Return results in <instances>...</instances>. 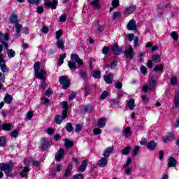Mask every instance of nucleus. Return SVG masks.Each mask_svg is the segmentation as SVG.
<instances>
[{"label": "nucleus", "mask_w": 179, "mask_h": 179, "mask_svg": "<svg viewBox=\"0 0 179 179\" xmlns=\"http://www.w3.org/2000/svg\"><path fill=\"white\" fill-rule=\"evenodd\" d=\"M76 62L80 66L83 65V60L80 59L79 55L73 54L71 56V60L68 62V66L70 69H76Z\"/></svg>", "instance_id": "1"}, {"label": "nucleus", "mask_w": 179, "mask_h": 179, "mask_svg": "<svg viewBox=\"0 0 179 179\" xmlns=\"http://www.w3.org/2000/svg\"><path fill=\"white\" fill-rule=\"evenodd\" d=\"M1 171H3L6 177L13 176V164L3 163L0 165Z\"/></svg>", "instance_id": "2"}, {"label": "nucleus", "mask_w": 179, "mask_h": 179, "mask_svg": "<svg viewBox=\"0 0 179 179\" xmlns=\"http://www.w3.org/2000/svg\"><path fill=\"white\" fill-rule=\"evenodd\" d=\"M158 79L159 78L157 77V76L156 75L152 76L148 83V85H144L143 87V92L146 93L148 90H153V89L156 87V85L157 84Z\"/></svg>", "instance_id": "3"}, {"label": "nucleus", "mask_w": 179, "mask_h": 179, "mask_svg": "<svg viewBox=\"0 0 179 179\" xmlns=\"http://www.w3.org/2000/svg\"><path fill=\"white\" fill-rule=\"evenodd\" d=\"M59 82L60 85H63V89L64 90H66V89H68L71 85V81L68 79V76H66L59 77Z\"/></svg>", "instance_id": "4"}, {"label": "nucleus", "mask_w": 179, "mask_h": 179, "mask_svg": "<svg viewBox=\"0 0 179 179\" xmlns=\"http://www.w3.org/2000/svg\"><path fill=\"white\" fill-rule=\"evenodd\" d=\"M124 52L126 58L134 59V49L132 48L131 45L127 47Z\"/></svg>", "instance_id": "5"}, {"label": "nucleus", "mask_w": 179, "mask_h": 179, "mask_svg": "<svg viewBox=\"0 0 179 179\" xmlns=\"http://www.w3.org/2000/svg\"><path fill=\"white\" fill-rule=\"evenodd\" d=\"M45 6H48V8H51V9H57V6L58 5V0H53L52 2L50 1V0H45L44 3Z\"/></svg>", "instance_id": "6"}, {"label": "nucleus", "mask_w": 179, "mask_h": 179, "mask_svg": "<svg viewBox=\"0 0 179 179\" xmlns=\"http://www.w3.org/2000/svg\"><path fill=\"white\" fill-rule=\"evenodd\" d=\"M35 76L38 79H41V80L45 81L47 78V73L44 71V69H41L40 71L35 73Z\"/></svg>", "instance_id": "7"}, {"label": "nucleus", "mask_w": 179, "mask_h": 179, "mask_svg": "<svg viewBox=\"0 0 179 179\" xmlns=\"http://www.w3.org/2000/svg\"><path fill=\"white\" fill-rule=\"evenodd\" d=\"M41 141H42V144H41V149L42 150H46V149H48V148L51 146V141H48L47 138H42Z\"/></svg>", "instance_id": "8"}, {"label": "nucleus", "mask_w": 179, "mask_h": 179, "mask_svg": "<svg viewBox=\"0 0 179 179\" xmlns=\"http://www.w3.org/2000/svg\"><path fill=\"white\" fill-rule=\"evenodd\" d=\"M127 29V30H133V31L136 30V22L135 20L132 19L129 22Z\"/></svg>", "instance_id": "9"}, {"label": "nucleus", "mask_w": 179, "mask_h": 179, "mask_svg": "<svg viewBox=\"0 0 179 179\" xmlns=\"http://www.w3.org/2000/svg\"><path fill=\"white\" fill-rule=\"evenodd\" d=\"M136 10V6L131 5L129 7H127L126 9L123 11V15H131Z\"/></svg>", "instance_id": "10"}, {"label": "nucleus", "mask_w": 179, "mask_h": 179, "mask_svg": "<svg viewBox=\"0 0 179 179\" xmlns=\"http://www.w3.org/2000/svg\"><path fill=\"white\" fill-rule=\"evenodd\" d=\"M63 110L62 111V115H64V118H66L68 117V102L63 101L62 103Z\"/></svg>", "instance_id": "11"}, {"label": "nucleus", "mask_w": 179, "mask_h": 179, "mask_svg": "<svg viewBox=\"0 0 179 179\" xmlns=\"http://www.w3.org/2000/svg\"><path fill=\"white\" fill-rule=\"evenodd\" d=\"M64 153H65V151L64 150V148H59V151L56 153V155H55L56 162H61V159L64 157Z\"/></svg>", "instance_id": "12"}, {"label": "nucleus", "mask_w": 179, "mask_h": 179, "mask_svg": "<svg viewBox=\"0 0 179 179\" xmlns=\"http://www.w3.org/2000/svg\"><path fill=\"white\" fill-rule=\"evenodd\" d=\"M112 51L115 54V55H120V54H122V49L118 47V43H115L112 47Z\"/></svg>", "instance_id": "13"}, {"label": "nucleus", "mask_w": 179, "mask_h": 179, "mask_svg": "<svg viewBox=\"0 0 179 179\" xmlns=\"http://www.w3.org/2000/svg\"><path fill=\"white\" fill-rule=\"evenodd\" d=\"M103 79L108 85L113 83V79H114V74L110 73L109 75L104 76Z\"/></svg>", "instance_id": "14"}, {"label": "nucleus", "mask_w": 179, "mask_h": 179, "mask_svg": "<svg viewBox=\"0 0 179 179\" xmlns=\"http://www.w3.org/2000/svg\"><path fill=\"white\" fill-rule=\"evenodd\" d=\"M173 107L176 108H179V92L175 94L173 98Z\"/></svg>", "instance_id": "15"}, {"label": "nucleus", "mask_w": 179, "mask_h": 179, "mask_svg": "<svg viewBox=\"0 0 179 179\" xmlns=\"http://www.w3.org/2000/svg\"><path fill=\"white\" fill-rule=\"evenodd\" d=\"M10 20L11 24H17L19 20L16 13L11 14V16L10 17Z\"/></svg>", "instance_id": "16"}, {"label": "nucleus", "mask_w": 179, "mask_h": 179, "mask_svg": "<svg viewBox=\"0 0 179 179\" xmlns=\"http://www.w3.org/2000/svg\"><path fill=\"white\" fill-rule=\"evenodd\" d=\"M5 41H9V34L0 32V43H4Z\"/></svg>", "instance_id": "17"}, {"label": "nucleus", "mask_w": 179, "mask_h": 179, "mask_svg": "<svg viewBox=\"0 0 179 179\" xmlns=\"http://www.w3.org/2000/svg\"><path fill=\"white\" fill-rule=\"evenodd\" d=\"M108 162V159L106 157H103L98 162V166L99 167H106V166H107Z\"/></svg>", "instance_id": "18"}, {"label": "nucleus", "mask_w": 179, "mask_h": 179, "mask_svg": "<svg viewBox=\"0 0 179 179\" xmlns=\"http://www.w3.org/2000/svg\"><path fill=\"white\" fill-rule=\"evenodd\" d=\"M168 166L169 167H176L177 166V161L174 157H171L169 158Z\"/></svg>", "instance_id": "19"}, {"label": "nucleus", "mask_w": 179, "mask_h": 179, "mask_svg": "<svg viewBox=\"0 0 179 179\" xmlns=\"http://www.w3.org/2000/svg\"><path fill=\"white\" fill-rule=\"evenodd\" d=\"M114 150V147H108L103 152L104 157H108L113 151Z\"/></svg>", "instance_id": "20"}, {"label": "nucleus", "mask_w": 179, "mask_h": 179, "mask_svg": "<svg viewBox=\"0 0 179 179\" xmlns=\"http://www.w3.org/2000/svg\"><path fill=\"white\" fill-rule=\"evenodd\" d=\"M156 142H155V141H151L150 142H148V143L147 144V148L148 149V150H155V149H156Z\"/></svg>", "instance_id": "21"}, {"label": "nucleus", "mask_w": 179, "mask_h": 179, "mask_svg": "<svg viewBox=\"0 0 179 179\" xmlns=\"http://www.w3.org/2000/svg\"><path fill=\"white\" fill-rule=\"evenodd\" d=\"M87 166V160H84L80 168L78 169V171H80V173H83V171H85V170H86V167Z\"/></svg>", "instance_id": "22"}, {"label": "nucleus", "mask_w": 179, "mask_h": 179, "mask_svg": "<svg viewBox=\"0 0 179 179\" xmlns=\"http://www.w3.org/2000/svg\"><path fill=\"white\" fill-rule=\"evenodd\" d=\"M7 55L8 58H15V57L16 56V52H15V50H13V49H8Z\"/></svg>", "instance_id": "23"}, {"label": "nucleus", "mask_w": 179, "mask_h": 179, "mask_svg": "<svg viewBox=\"0 0 179 179\" xmlns=\"http://www.w3.org/2000/svg\"><path fill=\"white\" fill-rule=\"evenodd\" d=\"M64 146H65V148H72V146H73V142H72V141H71L68 138H65L64 139Z\"/></svg>", "instance_id": "24"}, {"label": "nucleus", "mask_w": 179, "mask_h": 179, "mask_svg": "<svg viewBox=\"0 0 179 179\" xmlns=\"http://www.w3.org/2000/svg\"><path fill=\"white\" fill-rule=\"evenodd\" d=\"M30 171V169H29V167L25 166L20 172V176H21L22 178L26 177L27 176V172Z\"/></svg>", "instance_id": "25"}, {"label": "nucleus", "mask_w": 179, "mask_h": 179, "mask_svg": "<svg viewBox=\"0 0 179 179\" xmlns=\"http://www.w3.org/2000/svg\"><path fill=\"white\" fill-rule=\"evenodd\" d=\"M98 127L99 128H104L106 127V120L101 118L98 120Z\"/></svg>", "instance_id": "26"}, {"label": "nucleus", "mask_w": 179, "mask_h": 179, "mask_svg": "<svg viewBox=\"0 0 179 179\" xmlns=\"http://www.w3.org/2000/svg\"><path fill=\"white\" fill-rule=\"evenodd\" d=\"M56 45L58 48H60V50H64V48H65V46L64 45V41H62V39L57 40Z\"/></svg>", "instance_id": "27"}, {"label": "nucleus", "mask_w": 179, "mask_h": 179, "mask_svg": "<svg viewBox=\"0 0 179 179\" xmlns=\"http://www.w3.org/2000/svg\"><path fill=\"white\" fill-rule=\"evenodd\" d=\"M129 152H131V147L130 146L126 147L125 149L120 150L121 155H129Z\"/></svg>", "instance_id": "28"}, {"label": "nucleus", "mask_w": 179, "mask_h": 179, "mask_svg": "<svg viewBox=\"0 0 179 179\" xmlns=\"http://www.w3.org/2000/svg\"><path fill=\"white\" fill-rule=\"evenodd\" d=\"M64 120H65V118H64V115H57L55 117V122L56 124H57L58 125H59L60 124L62 123V121H64Z\"/></svg>", "instance_id": "29"}, {"label": "nucleus", "mask_w": 179, "mask_h": 179, "mask_svg": "<svg viewBox=\"0 0 179 179\" xmlns=\"http://www.w3.org/2000/svg\"><path fill=\"white\" fill-rule=\"evenodd\" d=\"M90 2V4L92 5V6H94L95 9H99L100 8V6H99V1L100 0H89Z\"/></svg>", "instance_id": "30"}, {"label": "nucleus", "mask_w": 179, "mask_h": 179, "mask_svg": "<svg viewBox=\"0 0 179 179\" xmlns=\"http://www.w3.org/2000/svg\"><path fill=\"white\" fill-rule=\"evenodd\" d=\"M4 101L7 104H10V103H12V96L7 94L4 97Z\"/></svg>", "instance_id": "31"}, {"label": "nucleus", "mask_w": 179, "mask_h": 179, "mask_svg": "<svg viewBox=\"0 0 179 179\" xmlns=\"http://www.w3.org/2000/svg\"><path fill=\"white\" fill-rule=\"evenodd\" d=\"M79 75L80 78H82V79H83L84 80H86V78L87 76V72H86V71L80 70Z\"/></svg>", "instance_id": "32"}, {"label": "nucleus", "mask_w": 179, "mask_h": 179, "mask_svg": "<svg viewBox=\"0 0 179 179\" xmlns=\"http://www.w3.org/2000/svg\"><path fill=\"white\" fill-rule=\"evenodd\" d=\"M127 106L130 108V110H134L135 107V101H134L133 99H129L127 103Z\"/></svg>", "instance_id": "33"}, {"label": "nucleus", "mask_w": 179, "mask_h": 179, "mask_svg": "<svg viewBox=\"0 0 179 179\" xmlns=\"http://www.w3.org/2000/svg\"><path fill=\"white\" fill-rule=\"evenodd\" d=\"M131 127H127L125 129H124V132L123 134L124 136H125L126 138H128L129 136V135H131Z\"/></svg>", "instance_id": "34"}, {"label": "nucleus", "mask_w": 179, "mask_h": 179, "mask_svg": "<svg viewBox=\"0 0 179 179\" xmlns=\"http://www.w3.org/2000/svg\"><path fill=\"white\" fill-rule=\"evenodd\" d=\"M16 36H19V34L22 31V24L17 23L15 25Z\"/></svg>", "instance_id": "35"}, {"label": "nucleus", "mask_w": 179, "mask_h": 179, "mask_svg": "<svg viewBox=\"0 0 179 179\" xmlns=\"http://www.w3.org/2000/svg\"><path fill=\"white\" fill-rule=\"evenodd\" d=\"M66 58V54H62L60 55V58L59 59V63L58 65L59 66H61L64 64V59Z\"/></svg>", "instance_id": "36"}, {"label": "nucleus", "mask_w": 179, "mask_h": 179, "mask_svg": "<svg viewBox=\"0 0 179 179\" xmlns=\"http://www.w3.org/2000/svg\"><path fill=\"white\" fill-rule=\"evenodd\" d=\"M170 81L172 86H177V85H178V80L176 77H172Z\"/></svg>", "instance_id": "37"}, {"label": "nucleus", "mask_w": 179, "mask_h": 179, "mask_svg": "<svg viewBox=\"0 0 179 179\" xmlns=\"http://www.w3.org/2000/svg\"><path fill=\"white\" fill-rule=\"evenodd\" d=\"M171 139H173V134H169L165 136V138H164V142L165 143H167V142H170Z\"/></svg>", "instance_id": "38"}, {"label": "nucleus", "mask_w": 179, "mask_h": 179, "mask_svg": "<svg viewBox=\"0 0 179 179\" xmlns=\"http://www.w3.org/2000/svg\"><path fill=\"white\" fill-rule=\"evenodd\" d=\"M152 61H154L157 64H159V62H160V61H162V58L160 57V55H155L152 56Z\"/></svg>", "instance_id": "39"}, {"label": "nucleus", "mask_w": 179, "mask_h": 179, "mask_svg": "<svg viewBox=\"0 0 179 179\" xmlns=\"http://www.w3.org/2000/svg\"><path fill=\"white\" fill-rule=\"evenodd\" d=\"M10 128H12V125L9 123H6L2 125V129H3V131H10Z\"/></svg>", "instance_id": "40"}, {"label": "nucleus", "mask_w": 179, "mask_h": 179, "mask_svg": "<svg viewBox=\"0 0 179 179\" xmlns=\"http://www.w3.org/2000/svg\"><path fill=\"white\" fill-rule=\"evenodd\" d=\"M92 76L93 78H94V79H99V78L101 76V73L100 72V71L96 70L94 71Z\"/></svg>", "instance_id": "41"}, {"label": "nucleus", "mask_w": 179, "mask_h": 179, "mask_svg": "<svg viewBox=\"0 0 179 179\" xmlns=\"http://www.w3.org/2000/svg\"><path fill=\"white\" fill-rule=\"evenodd\" d=\"M6 145V138L3 136L0 137V146L3 148Z\"/></svg>", "instance_id": "42"}, {"label": "nucleus", "mask_w": 179, "mask_h": 179, "mask_svg": "<svg viewBox=\"0 0 179 179\" xmlns=\"http://www.w3.org/2000/svg\"><path fill=\"white\" fill-rule=\"evenodd\" d=\"M164 68V64H159L157 66H155L154 71L155 72H159V71H162Z\"/></svg>", "instance_id": "43"}, {"label": "nucleus", "mask_w": 179, "mask_h": 179, "mask_svg": "<svg viewBox=\"0 0 179 179\" xmlns=\"http://www.w3.org/2000/svg\"><path fill=\"white\" fill-rule=\"evenodd\" d=\"M66 129L67 132H72L73 131V127H72V123L69 122L66 125Z\"/></svg>", "instance_id": "44"}, {"label": "nucleus", "mask_w": 179, "mask_h": 179, "mask_svg": "<svg viewBox=\"0 0 179 179\" xmlns=\"http://www.w3.org/2000/svg\"><path fill=\"white\" fill-rule=\"evenodd\" d=\"M35 73L40 71V62H37L34 65Z\"/></svg>", "instance_id": "45"}, {"label": "nucleus", "mask_w": 179, "mask_h": 179, "mask_svg": "<svg viewBox=\"0 0 179 179\" xmlns=\"http://www.w3.org/2000/svg\"><path fill=\"white\" fill-rule=\"evenodd\" d=\"M170 35L175 41L178 40V34L176 31L171 32Z\"/></svg>", "instance_id": "46"}, {"label": "nucleus", "mask_w": 179, "mask_h": 179, "mask_svg": "<svg viewBox=\"0 0 179 179\" xmlns=\"http://www.w3.org/2000/svg\"><path fill=\"white\" fill-rule=\"evenodd\" d=\"M82 128H83V125H82V124H76V129H75L76 132L77 133L80 132V131H82Z\"/></svg>", "instance_id": "47"}, {"label": "nucleus", "mask_w": 179, "mask_h": 179, "mask_svg": "<svg viewBox=\"0 0 179 179\" xmlns=\"http://www.w3.org/2000/svg\"><path fill=\"white\" fill-rule=\"evenodd\" d=\"M108 96V92L107 91H103L101 94V96H100V99L101 100H104L106 99H107V96Z\"/></svg>", "instance_id": "48"}, {"label": "nucleus", "mask_w": 179, "mask_h": 179, "mask_svg": "<svg viewBox=\"0 0 179 179\" xmlns=\"http://www.w3.org/2000/svg\"><path fill=\"white\" fill-rule=\"evenodd\" d=\"M71 171H72V166H71V165H69L64 173L65 177H68V176L71 174Z\"/></svg>", "instance_id": "49"}, {"label": "nucleus", "mask_w": 179, "mask_h": 179, "mask_svg": "<svg viewBox=\"0 0 179 179\" xmlns=\"http://www.w3.org/2000/svg\"><path fill=\"white\" fill-rule=\"evenodd\" d=\"M17 135H19V132L17 131V130H13L10 133L11 138H17Z\"/></svg>", "instance_id": "50"}, {"label": "nucleus", "mask_w": 179, "mask_h": 179, "mask_svg": "<svg viewBox=\"0 0 179 179\" xmlns=\"http://www.w3.org/2000/svg\"><path fill=\"white\" fill-rule=\"evenodd\" d=\"M134 48H136V47H138V45H139V38L138 36H136L134 38Z\"/></svg>", "instance_id": "51"}, {"label": "nucleus", "mask_w": 179, "mask_h": 179, "mask_svg": "<svg viewBox=\"0 0 179 179\" xmlns=\"http://www.w3.org/2000/svg\"><path fill=\"white\" fill-rule=\"evenodd\" d=\"M47 87V83H45V80L39 85V89H42V90H45Z\"/></svg>", "instance_id": "52"}, {"label": "nucleus", "mask_w": 179, "mask_h": 179, "mask_svg": "<svg viewBox=\"0 0 179 179\" xmlns=\"http://www.w3.org/2000/svg\"><path fill=\"white\" fill-rule=\"evenodd\" d=\"M83 90L85 92V96L89 95V85H84Z\"/></svg>", "instance_id": "53"}, {"label": "nucleus", "mask_w": 179, "mask_h": 179, "mask_svg": "<svg viewBox=\"0 0 179 179\" xmlns=\"http://www.w3.org/2000/svg\"><path fill=\"white\" fill-rule=\"evenodd\" d=\"M0 67H1V71L2 72H8V71H9V69H8V67H6V65L1 64Z\"/></svg>", "instance_id": "54"}, {"label": "nucleus", "mask_w": 179, "mask_h": 179, "mask_svg": "<svg viewBox=\"0 0 179 179\" xmlns=\"http://www.w3.org/2000/svg\"><path fill=\"white\" fill-rule=\"evenodd\" d=\"M61 36H62V31H56V40H62Z\"/></svg>", "instance_id": "55"}, {"label": "nucleus", "mask_w": 179, "mask_h": 179, "mask_svg": "<svg viewBox=\"0 0 179 179\" xmlns=\"http://www.w3.org/2000/svg\"><path fill=\"white\" fill-rule=\"evenodd\" d=\"M59 22H66V15L63 14L59 17Z\"/></svg>", "instance_id": "56"}, {"label": "nucleus", "mask_w": 179, "mask_h": 179, "mask_svg": "<svg viewBox=\"0 0 179 179\" xmlns=\"http://www.w3.org/2000/svg\"><path fill=\"white\" fill-rule=\"evenodd\" d=\"M93 133L95 135H100V134H101V130H100V129H99V128H95L93 130Z\"/></svg>", "instance_id": "57"}, {"label": "nucleus", "mask_w": 179, "mask_h": 179, "mask_svg": "<svg viewBox=\"0 0 179 179\" xmlns=\"http://www.w3.org/2000/svg\"><path fill=\"white\" fill-rule=\"evenodd\" d=\"M110 48L108 47H104L102 50V52L104 55H107L108 54V51Z\"/></svg>", "instance_id": "58"}, {"label": "nucleus", "mask_w": 179, "mask_h": 179, "mask_svg": "<svg viewBox=\"0 0 179 179\" xmlns=\"http://www.w3.org/2000/svg\"><path fill=\"white\" fill-rule=\"evenodd\" d=\"M134 34H129L127 35V40L130 42L134 41Z\"/></svg>", "instance_id": "59"}, {"label": "nucleus", "mask_w": 179, "mask_h": 179, "mask_svg": "<svg viewBox=\"0 0 179 179\" xmlns=\"http://www.w3.org/2000/svg\"><path fill=\"white\" fill-rule=\"evenodd\" d=\"M33 115H34V114L33 113V112L29 111L28 113L27 114V120H31V118H33Z\"/></svg>", "instance_id": "60"}, {"label": "nucleus", "mask_w": 179, "mask_h": 179, "mask_svg": "<svg viewBox=\"0 0 179 179\" xmlns=\"http://www.w3.org/2000/svg\"><path fill=\"white\" fill-rule=\"evenodd\" d=\"M83 178V175L82 173H78L75 175L73 178V179H82Z\"/></svg>", "instance_id": "61"}, {"label": "nucleus", "mask_w": 179, "mask_h": 179, "mask_svg": "<svg viewBox=\"0 0 179 179\" xmlns=\"http://www.w3.org/2000/svg\"><path fill=\"white\" fill-rule=\"evenodd\" d=\"M140 150L139 146L135 147L134 150H133L134 156H136L138 155V152Z\"/></svg>", "instance_id": "62"}, {"label": "nucleus", "mask_w": 179, "mask_h": 179, "mask_svg": "<svg viewBox=\"0 0 179 179\" xmlns=\"http://www.w3.org/2000/svg\"><path fill=\"white\" fill-rule=\"evenodd\" d=\"M41 163L39 161L33 160L32 161V166H34L35 167H38L40 166Z\"/></svg>", "instance_id": "63"}, {"label": "nucleus", "mask_w": 179, "mask_h": 179, "mask_svg": "<svg viewBox=\"0 0 179 179\" xmlns=\"http://www.w3.org/2000/svg\"><path fill=\"white\" fill-rule=\"evenodd\" d=\"M115 87L116 89H122V83H121V82H116Z\"/></svg>", "instance_id": "64"}]
</instances>
